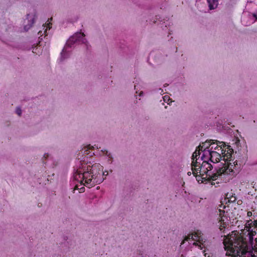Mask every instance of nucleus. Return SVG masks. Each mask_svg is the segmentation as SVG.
Masks as SVG:
<instances>
[{
    "instance_id": "16",
    "label": "nucleus",
    "mask_w": 257,
    "mask_h": 257,
    "mask_svg": "<svg viewBox=\"0 0 257 257\" xmlns=\"http://www.w3.org/2000/svg\"><path fill=\"white\" fill-rule=\"evenodd\" d=\"M230 199L231 200V201L232 202H234L235 200H236V197L235 196H232L231 198H230Z\"/></svg>"
},
{
    "instance_id": "25",
    "label": "nucleus",
    "mask_w": 257,
    "mask_h": 257,
    "mask_svg": "<svg viewBox=\"0 0 257 257\" xmlns=\"http://www.w3.org/2000/svg\"><path fill=\"white\" fill-rule=\"evenodd\" d=\"M135 89H137V88H136V85H135Z\"/></svg>"
},
{
    "instance_id": "20",
    "label": "nucleus",
    "mask_w": 257,
    "mask_h": 257,
    "mask_svg": "<svg viewBox=\"0 0 257 257\" xmlns=\"http://www.w3.org/2000/svg\"><path fill=\"white\" fill-rule=\"evenodd\" d=\"M48 154H45L44 155V157L45 158H46V157H48Z\"/></svg>"
},
{
    "instance_id": "26",
    "label": "nucleus",
    "mask_w": 257,
    "mask_h": 257,
    "mask_svg": "<svg viewBox=\"0 0 257 257\" xmlns=\"http://www.w3.org/2000/svg\"><path fill=\"white\" fill-rule=\"evenodd\" d=\"M160 90H161V91L163 92V90H162L161 88H160Z\"/></svg>"
},
{
    "instance_id": "3",
    "label": "nucleus",
    "mask_w": 257,
    "mask_h": 257,
    "mask_svg": "<svg viewBox=\"0 0 257 257\" xmlns=\"http://www.w3.org/2000/svg\"><path fill=\"white\" fill-rule=\"evenodd\" d=\"M197 154L196 151L194 152L193 154V161H192V165L194 167L196 171H199V173L200 175H203L204 174H206V178H207L209 180L215 181L216 180V176L215 175V172H213L211 171L212 169V166L211 164L209 163V160H207L206 158H204V159H201V161H203L202 164L200 165V163L197 162V160L199 158V156L198 158H197Z\"/></svg>"
},
{
    "instance_id": "23",
    "label": "nucleus",
    "mask_w": 257,
    "mask_h": 257,
    "mask_svg": "<svg viewBox=\"0 0 257 257\" xmlns=\"http://www.w3.org/2000/svg\"><path fill=\"white\" fill-rule=\"evenodd\" d=\"M81 189H82V191H83V189H84V188H81Z\"/></svg>"
},
{
    "instance_id": "21",
    "label": "nucleus",
    "mask_w": 257,
    "mask_h": 257,
    "mask_svg": "<svg viewBox=\"0 0 257 257\" xmlns=\"http://www.w3.org/2000/svg\"><path fill=\"white\" fill-rule=\"evenodd\" d=\"M143 92H141L140 93V96H142V94H143Z\"/></svg>"
},
{
    "instance_id": "29",
    "label": "nucleus",
    "mask_w": 257,
    "mask_h": 257,
    "mask_svg": "<svg viewBox=\"0 0 257 257\" xmlns=\"http://www.w3.org/2000/svg\"><path fill=\"white\" fill-rule=\"evenodd\" d=\"M190 173H190V172H188V175H189V174H190Z\"/></svg>"
},
{
    "instance_id": "2",
    "label": "nucleus",
    "mask_w": 257,
    "mask_h": 257,
    "mask_svg": "<svg viewBox=\"0 0 257 257\" xmlns=\"http://www.w3.org/2000/svg\"><path fill=\"white\" fill-rule=\"evenodd\" d=\"M84 33L77 32L68 39L60 54V57L59 59L60 62H63L70 57L71 48L75 44L80 43L85 44L86 48L88 49V44L86 39L84 38Z\"/></svg>"
},
{
    "instance_id": "8",
    "label": "nucleus",
    "mask_w": 257,
    "mask_h": 257,
    "mask_svg": "<svg viewBox=\"0 0 257 257\" xmlns=\"http://www.w3.org/2000/svg\"><path fill=\"white\" fill-rule=\"evenodd\" d=\"M212 141H213V140L206 141L204 143H202V146L199 145L198 147V150L197 149L196 150L197 155L199 156H200V151L203 152L205 150H209L208 149L209 148H210V146L208 145V144H210Z\"/></svg>"
},
{
    "instance_id": "15",
    "label": "nucleus",
    "mask_w": 257,
    "mask_h": 257,
    "mask_svg": "<svg viewBox=\"0 0 257 257\" xmlns=\"http://www.w3.org/2000/svg\"><path fill=\"white\" fill-rule=\"evenodd\" d=\"M16 113L19 115L20 116L22 114V110L21 109V108L20 107H17L16 108Z\"/></svg>"
},
{
    "instance_id": "10",
    "label": "nucleus",
    "mask_w": 257,
    "mask_h": 257,
    "mask_svg": "<svg viewBox=\"0 0 257 257\" xmlns=\"http://www.w3.org/2000/svg\"><path fill=\"white\" fill-rule=\"evenodd\" d=\"M209 10L216 9L218 5V0H207Z\"/></svg>"
},
{
    "instance_id": "13",
    "label": "nucleus",
    "mask_w": 257,
    "mask_h": 257,
    "mask_svg": "<svg viewBox=\"0 0 257 257\" xmlns=\"http://www.w3.org/2000/svg\"><path fill=\"white\" fill-rule=\"evenodd\" d=\"M193 234H189L187 236H186L184 238V241H192V237H193Z\"/></svg>"
},
{
    "instance_id": "17",
    "label": "nucleus",
    "mask_w": 257,
    "mask_h": 257,
    "mask_svg": "<svg viewBox=\"0 0 257 257\" xmlns=\"http://www.w3.org/2000/svg\"><path fill=\"white\" fill-rule=\"evenodd\" d=\"M247 216L250 217L252 215V212L250 211H248L247 213Z\"/></svg>"
},
{
    "instance_id": "28",
    "label": "nucleus",
    "mask_w": 257,
    "mask_h": 257,
    "mask_svg": "<svg viewBox=\"0 0 257 257\" xmlns=\"http://www.w3.org/2000/svg\"><path fill=\"white\" fill-rule=\"evenodd\" d=\"M181 257H184L183 255L182 254Z\"/></svg>"
},
{
    "instance_id": "27",
    "label": "nucleus",
    "mask_w": 257,
    "mask_h": 257,
    "mask_svg": "<svg viewBox=\"0 0 257 257\" xmlns=\"http://www.w3.org/2000/svg\"><path fill=\"white\" fill-rule=\"evenodd\" d=\"M236 163V164L237 165V162H234V163Z\"/></svg>"
},
{
    "instance_id": "6",
    "label": "nucleus",
    "mask_w": 257,
    "mask_h": 257,
    "mask_svg": "<svg viewBox=\"0 0 257 257\" xmlns=\"http://www.w3.org/2000/svg\"><path fill=\"white\" fill-rule=\"evenodd\" d=\"M232 165L230 163L227 166L223 165L222 167L220 168L218 170H216L215 175L217 176L216 179L218 177H224L226 175L232 176L234 175V172L232 168Z\"/></svg>"
},
{
    "instance_id": "18",
    "label": "nucleus",
    "mask_w": 257,
    "mask_h": 257,
    "mask_svg": "<svg viewBox=\"0 0 257 257\" xmlns=\"http://www.w3.org/2000/svg\"><path fill=\"white\" fill-rule=\"evenodd\" d=\"M224 219H223V217H222L220 220V222H221V223H223L224 224Z\"/></svg>"
},
{
    "instance_id": "12",
    "label": "nucleus",
    "mask_w": 257,
    "mask_h": 257,
    "mask_svg": "<svg viewBox=\"0 0 257 257\" xmlns=\"http://www.w3.org/2000/svg\"><path fill=\"white\" fill-rule=\"evenodd\" d=\"M224 143L221 144V145H220V146H219V148L217 149V150L216 151V152L218 153L219 155H220V156L223 155V154H224L226 152V150H224L222 148V146H223V147H224ZM222 157H224V156H222Z\"/></svg>"
},
{
    "instance_id": "24",
    "label": "nucleus",
    "mask_w": 257,
    "mask_h": 257,
    "mask_svg": "<svg viewBox=\"0 0 257 257\" xmlns=\"http://www.w3.org/2000/svg\"><path fill=\"white\" fill-rule=\"evenodd\" d=\"M168 85L167 84H165L164 85V87H166V85Z\"/></svg>"
},
{
    "instance_id": "1",
    "label": "nucleus",
    "mask_w": 257,
    "mask_h": 257,
    "mask_svg": "<svg viewBox=\"0 0 257 257\" xmlns=\"http://www.w3.org/2000/svg\"><path fill=\"white\" fill-rule=\"evenodd\" d=\"M103 167L99 164H94L92 166L86 164L77 169L74 173V178L90 188L95 184H99L103 182Z\"/></svg>"
},
{
    "instance_id": "11",
    "label": "nucleus",
    "mask_w": 257,
    "mask_h": 257,
    "mask_svg": "<svg viewBox=\"0 0 257 257\" xmlns=\"http://www.w3.org/2000/svg\"><path fill=\"white\" fill-rule=\"evenodd\" d=\"M27 18L28 19H29V17H30V14H27ZM35 15H34V17L32 19L28 20V22H29L28 24H27L24 26V29L26 31H28L30 29V28L31 27H32V26H33V25L34 24V23L35 22Z\"/></svg>"
},
{
    "instance_id": "19",
    "label": "nucleus",
    "mask_w": 257,
    "mask_h": 257,
    "mask_svg": "<svg viewBox=\"0 0 257 257\" xmlns=\"http://www.w3.org/2000/svg\"><path fill=\"white\" fill-rule=\"evenodd\" d=\"M253 16L257 19V12L253 14Z\"/></svg>"
},
{
    "instance_id": "9",
    "label": "nucleus",
    "mask_w": 257,
    "mask_h": 257,
    "mask_svg": "<svg viewBox=\"0 0 257 257\" xmlns=\"http://www.w3.org/2000/svg\"><path fill=\"white\" fill-rule=\"evenodd\" d=\"M224 144L223 142H220L219 141H216V143L211 142L210 144H208L210 146V148L208 151H216L217 149L219 148L220 146V144Z\"/></svg>"
},
{
    "instance_id": "5",
    "label": "nucleus",
    "mask_w": 257,
    "mask_h": 257,
    "mask_svg": "<svg viewBox=\"0 0 257 257\" xmlns=\"http://www.w3.org/2000/svg\"><path fill=\"white\" fill-rule=\"evenodd\" d=\"M222 158V156H220L218 153H216V151H208L205 150L203 151V154L201 156V159L206 158L211 162L216 163L218 162Z\"/></svg>"
},
{
    "instance_id": "4",
    "label": "nucleus",
    "mask_w": 257,
    "mask_h": 257,
    "mask_svg": "<svg viewBox=\"0 0 257 257\" xmlns=\"http://www.w3.org/2000/svg\"><path fill=\"white\" fill-rule=\"evenodd\" d=\"M223 243L224 249L226 250V255L237 257L241 254H250V252L246 251V245L241 240L238 239H235L234 241L231 240L229 241L228 245L224 242Z\"/></svg>"
},
{
    "instance_id": "14",
    "label": "nucleus",
    "mask_w": 257,
    "mask_h": 257,
    "mask_svg": "<svg viewBox=\"0 0 257 257\" xmlns=\"http://www.w3.org/2000/svg\"><path fill=\"white\" fill-rule=\"evenodd\" d=\"M104 152V154L105 155H106L107 157H108L109 159H112V156L111 154L110 153H108V152L106 150L102 151Z\"/></svg>"
},
{
    "instance_id": "7",
    "label": "nucleus",
    "mask_w": 257,
    "mask_h": 257,
    "mask_svg": "<svg viewBox=\"0 0 257 257\" xmlns=\"http://www.w3.org/2000/svg\"><path fill=\"white\" fill-rule=\"evenodd\" d=\"M194 236L192 237V240L194 241L192 243V244L196 247H198V248L200 249H202V245H203L202 241L203 239L202 238H201L200 236H199L196 234H193Z\"/></svg>"
},
{
    "instance_id": "22",
    "label": "nucleus",
    "mask_w": 257,
    "mask_h": 257,
    "mask_svg": "<svg viewBox=\"0 0 257 257\" xmlns=\"http://www.w3.org/2000/svg\"><path fill=\"white\" fill-rule=\"evenodd\" d=\"M81 189H82V191H83V189H84V188H81Z\"/></svg>"
}]
</instances>
